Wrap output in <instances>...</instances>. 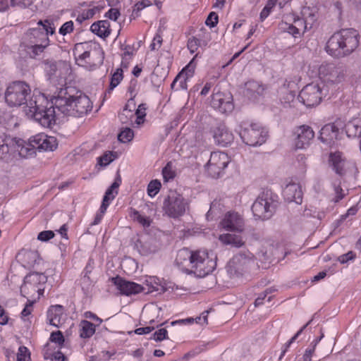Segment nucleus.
<instances>
[{
	"label": "nucleus",
	"instance_id": "nucleus-50",
	"mask_svg": "<svg viewBox=\"0 0 361 361\" xmlns=\"http://www.w3.org/2000/svg\"><path fill=\"white\" fill-rule=\"evenodd\" d=\"M168 338V331L166 329H160L155 331L152 336L150 337V339H153L157 342H160L164 339Z\"/></svg>",
	"mask_w": 361,
	"mask_h": 361
},
{
	"label": "nucleus",
	"instance_id": "nucleus-21",
	"mask_svg": "<svg viewBox=\"0 0 361 361\" xmlns=\"http://www.w3.org/2000/svg\"><path fill=\"white\" fill-rule=\"evenodd\" d=\"M34 147L39 151H54L58 146L56 138L44 134H38L32 137Z\"/></svg>",
	"mask_w": 361,
	"mask_h": 361
},
{
	"label": "nucleus",
	"instance_id": "nucleus-27",
	"mask_svg": "<svg viewBox=\"0 0 361 361\" xmlns=\"http://www.w3.org/2000/svg\"><path fill=\"white\" fill-rule=\"evenodd\" d=\"M345 133L348 137H358L361 139V121L358 119H353L344 123Z\"/></svg>",
	"mask_w": 361,
	"mask_h": 361
},
{
	"label": "nucleus",
	"instance_id": "nucleus-64",
	"mask_svg": "<svg viewBox=\"0 0 361 361\" xmlns=\"http://www.w3.org/2000/svg\"><path fill=\"white\" fill-rule=\"evenodd\" d=\"M93 54L98 55V61L97 63H94L95 66H100L104 62V53L101 49H94Z\"/></svg>",
	"mask_w": 361,
	"mask_h": 361
},
{
	"label": "nucleus",
	"instance_id": "nucleus-14",
	"mask_svg": "<svg viewBox=\"0 0 361 361\" xmlns=\"http://www.w3.org/2000/svg\"><path fill=\"white\" fill-rule=\"evenodd\" d=\"M344 129V122L338 118L333 123L324 125L321 130L319 139L330 147L335 144V142L340 139V134Z\"/></svg>",
	"mask_w": 361,
	"mask_h": 361
},
{
	"label": "nucleus",
	"instance_id": "nucleus-58",
	"mask_svg": "<svg viewBox=\"0 0 361 361\" xmlns=\"http://www.w3.org/2000/svg\"><path fill=\"white\" fill-rule=\"evenodd\" d=\"M162 44V37L159 34H157L152 40L149 47L152 51L158 49Z\"/></svg>",
	"mask_w": 361,
	"mask_h": 361
},
{
	"label": "nucleus",
	"instance_id": "nucleus-12",
	"mask_svg": "<svg viewBox=\"0 0 361 361\" xmlns=\"http://www.w3.org/2000/svg\"><path fill=\"white\" fill-rule=\"evenodd\" d=\"M239 135L245 144L252 147L264 143L268 135L267 132L256 123L241 129Z\"/></svg>",
	"mask_w": 361,
	"mask_h": 361
},
{
	"label": "nucleus",
	"instance_id": "nucleus-6",
	"mask_svg": "<svg viewBox=\"0 0 361 361\" xmlns=\"http://www.w3.org/2000/svg\"><path fill=\"white\" fill-rule=\"evenodd\" d=\"M255 265V257L249 250L240 251L227 264V271L231 277H240L250 272Z\"/></svg>",
	"mask_w": 361,
	"mask_h": 361
},
{
	"label": "nucleus",
	"instance_id": "nucleus-30",
	"mask_svg": "<svg viewBox=\"0 0 361 361\" xmlns=\"http://www.w3.org/2000/svg\"><path fill=\"white\" fill-rule=\"evenodd\" d=\"M95 333V325L87 320H82L80 324V336L89 338Z\"/></svg>",
	"mask_w": 361,
	"mask_h": 361
},
{
	"label": "nucleus",
	"instance_id": "nucleus-52",
	"mask_svg": "<svg viewBox=\"0 0 361 361\" xmlns=\"http://www.w3.org/2000/svg\"><path fill=\"white\" fill-rule=\"evenodd\" d=\"M200 31L202 32V34H199L197 38L200 41L203 47H206L211 40V34L210 32H207L204 27L201 28Z\"/></svg>",
	"mask_w": 361,
	"mask_h": 361
},
{
	"label": "nucleus",
	"instance_id": "nucleus-5",
	"mask_svg": "<svg viewBox=\"0 0 361 361\" xmlns=\"http://www.w3.org/2000/svg\"><path fill=\"white\" fill-rule=\"evenodd\" d=\"M278 195L269 189H264L252 205V212L256 219L266 221L275 214L279 205Z\"/></svg>",
	"mask_w": 361,
	"mask_h": 361
},
{
	"label": "nucleus",
	"instance_id": "nucleus-29",
	"mask_svg": "<svg viewBox=\"0 0 361 361\" xmlns=\"http://www.w3.org/2000/svg\"><path fill=\"white\" fill-rule=\"evenodd\" d=\"M219 239L224 245H231L234 247H240L245 244L242 238L235 234H222L219 235Z\"/></svg>",
	"mask_w": 361,
	"mask_h": 361
},
{
	"label": "nucleus",
	"instance_id": "nucleus-19",
	"mask_svg": "<svg viewBox=\"0 0 361 361\" xmlns=\"http://www.w3.org/2000/svg\"><path fill=\"white\" fill-rule=\"evenodd\" d=\"M213 137L218 145L226 147L233 141V133L224 123H219L212 130Z\"/></svg>",
	"mask_w": 361,
	"mask_h": 361
},
{
	"label": "nucleus",
	"instance_id": "nucleus-48",
	"mask_svg": "<svg viewBox=\"0 0 361 361\" xmlns=\"http://www.w3.org/2000/svg\"><path fill=\"white\" fill-rule=\"evenodd\" d=\"M162 175L165 181H169V180L174 178L176 174L175 172L172 170L171 164L170 162L167 163L166 165L163 168Z\"/></svg>",
	"mask_w": 361,
	"mask_h": 361
},
{
	"label": "nucleus",
	"instance_id": "nucleus-4",
	"mask_svg": "<svg viewBox=\"0 0 361 361\" xmlns=\"http://www.w3.org/2000/svg\"><path fill=\"white\" fill-rule=\"evenodd\" d=\"M360 35L355 29H341L328 39L325 50L332 57L341 59L350 56L359 46Z\"/></svg>",
	"mask_w": 361,
	"mask_h": 361
},
{
	"label": "nucleus",
	"instance_id": "nucleus-40",
	"mask_svg": "<svg viewBox=\"0 0 361 361\" xmlns=\"http://www.w3.org/2000/svg\"><path fill=\"white\" fill-rule=\"evenodd\" d=\"M116 157L115 152H108L98 158V164L102 166H106L111 163Z\"/></svg>",
	"mask_w": 361,
	"mask_h": 361
},
{
	"label": "nucleus",
	"instance_id": "nucleus-45",
	"mask_svg": "<svg viewBox=\"0 0 361 361\" xmlns=\"http://www.w3.org/2000/svg\"><path fill=\"white\" fill-rule=\"evenodd\" d=\"M147 106L145 104H140L138 108L135 111V116H136V121L138 124L144 121V118L146 116Z\"/></svg>",
	"mask_w": 361,
	"mask_h": 361
},
{
	"label": "nucleus",
	"instance_id": "nucleus-16",
	"mask_svg": "<svg viewBox=\"0 0 361 361\" xmlns=\"http://www.w3.org/2000/svg\"><path fill=\"white\" fill-rule=\"evenodd\" d=\"M47 276L42 272H32L27 274L24 279V283L20 288V293L25 298L30 294V288H33V291L43 290L42 285L47 282Z\"/></svg>",
	"mask_w": 361,
	"mask_h": 361
},
{
	"label": "nucleus",
	"instance_id": "nucleus-24",
	"mask_svg": "<svg viewBox=\"0 0 361 361\" xmlns=\"http://www.w3.org/2000/svg\"><path fill=\"white\" fill-rule=\"evenodd\" d=\"M90 30L101 38H106L111 33L110 23L108 20H98L92 24Z\"/></svg>",
	"mask_w": 361,
	"mask_h": 361
},
{
	"label": "nucleus",
	"instance_id": "nucleus-51",
	"mask_svg": "<svg viewBox=\"0 0 361 361\" xmlns=\"http://www.w3.org/2000/svg\"><path fill=\"white\" fill-rule=\"evenodd\" d=\"M281 29L292 35L294 37L300 35V30L295 25L287 23H282Z\"/></svg>",
	"mask_w": 361,
	"mask_h": 361
},
{
	"label": "nucleus",
	"instance_id": "nucleus-32",
	"mask_svg": "<svg viewBox=\"0 0 361 361\" xmlns=\"http://www.w3.org/2000/svg\"><path fill=\"white\" fill-rule=\"evenodd\" d=\"M123 70L121 68H118L116 70V71L111 75L110 79V84L109 89L106 90L108 93H110L123 80Z\"/></svg>",
	"mask_w": 361,
	"mask_h": 361
},
{
	"label": "nucleus",
	"instance_id": "nucleus-62",
	"mask_svg": "<svg viewBox=\"0 0 361 361\" xmlns=\"http://www.w3.org/2000/svg\"><path fill=\"white\" fill-rule=\"evenodd\" d=\"M137 81L135 79H133L130 82V85L128 87V92L130 94V98H135L136 96V87H137Z\"/></svg>",
	"mask_w": 361,
	"mask_h": 361
},
{
	"label": "nucleus",
	"instance_id": "nucleus-41",
	"mask_svg": "<svg viewBox=\"0 0 361 361\" xmlns=\"http://www.w3.org/2000/svg\"><path fill=\"white\" fill-rule=\"evenodd\" d=\"M161 187V182L158 180H153L149 182L147 186V194L150 197H154Z\"/></svg>",
	"mask_w": 361,
	"mask_h": 361
},
{
	"label": "nucleus",
	"instance_id": "nucleus-46",
	"mask_svg": "<svg viewBox=\"0 0 361 361\" xmlns=\"http://www.w3.org/2000/svg\"><path fill=\"white\" fill-rule=\"evenodd\" d=\"M30 353L25 346H20L17 353V361H29Z\"/></svg>",
	"mask_w": 361,
	"mask_h": 361
},
{
	"label": "nucleus",
	"instance_id": "nucleus-28",
	"mask_svg": "<svg viewBox=\"0 0 361 361\" xmlns=\"http://www.w3.org/2000/svg\"><path fill=\"white\" fill-rule=\"evenodd\" d=\"M264 87L258 82L250 80L245 84V94L248 97H255L256 95L262 94Z\"/></svg>",
	"mask_w": 361,
	"mask_h": 361
},
{
	"label": "nucleus",
	"instance_id": "nucleus-39",
	"mask_svg": "<svg viewBox=\"0 0 361 361\" xmlns=\"http://www.w3.org/2000/svg\"><path fill=\"white\" fill-rule=\"evenodd\" d=\"M278 0H268L265 6L262 10L259 18L261 21H264L270 14L273 8L276 6Z\"/></svg>",
	"mask_w": 361,
	"mask_h": 361
},
{
	"label": "nucleus",
	"instance_id": "nucleus-26",
	"mask_svg": "<svg viewBox=\"0 0 361 361\" xmlns=\"http://www.w3.org/2000/svg\"><path fill=\"white\" fill-rule=\"evenodd\" d=\"M329 163L334 171L338 175L344 174V159L340 152H331L329 154Z\"/></svg>",
	"mask_w": 361,
	"mask_h": 361
},
{
	"label": "nucleus",
	"instance_id": "nucleus-59",
	"mask_svg": "<svg viewBox=\"0 0 361 361\" xmlns=\"http://www.w3.org/2000/svg\"><path fill=\"white\" fill-rule=\"evenodd\" d=\"M356 255L353 251H349L347 253L338 257V259L341 264H345L350 260L354 259Z\"/></svg>",
	"mask_w": 361,
	"mask_h": 361
},
{
	"label": "nucleus",
	"instance_id": "nucleus-18",
	"mask_svg": "<svg viewBox=\"0 0 361 361\" xmlns=\"http://www.w3.org/2000/svg\"><path fill=\"white\" fill-rule=\"evenodd\" d=\"M135 245L141 255L148 256L156 253L161 244L156 237L147 234L138 239Z\"/></svg>",
	"mask_w": 361,
	"mask_h": 361
},
{
	"label": "nucleus",
	"instance_id": "nucleus-38",
	"mask_svg": "<svg viewBox=\"0 0 361 361\" xmlns=\"http://www.w3.org/2000/svg\"><path fill=\"white\" fill-rule=\"evenodd\" d=\"M133 136V130L130 128L126 127L118 135V140L121 142L126 143L130 142Z\"/></svg>",
	"mask_w": 361,
	"mask_h": 361
},
{
	"label": "nucleus",
	"instance_id": "nucleus-54",
	"mask_svg": "<svg viewBox=\"0 0 361 361\" xmlns=\"http://www.w3.org/2000/svg\"><path fill=\"white\" fill-rule=\"evenodd\" d=\"M219 21L218 15L215 12L209 13L207 18L205 20V24L210 27H214Z\"/></svg>",
	"mask_w": 361,
	"mask_h": 361
},
{
	"label": "nucleus",
	"instance_id": "nucleus-37",
	"mask_svg": "<svg viewBox=\"0 0 361 361\" xmlns=\"http://www.w3.org/2000/svg\"><path fill=\"white\" fill-rule=\"evenodd\" d=\"M130 216L144 227H149L150 226L151 219L149 217L141 215L140 212L135 209H133Z\"/></svg>",
	"mask_w": 361,
	"mask_h": 361
},
{
	"label": "nucleus",
	"instance_id": "nucleus-55",
	"mask_svg": "<svg viewBox=\"0 0 361 361\" xmlns=\"http://www.w3.org/2000/svg\"><path fill=\"white\" fill-rule=\"evenodd\" d=\"M155 329L154 326H148L145 327H140L136 329L135 331H128V334L131 335L133 333L138 335L147 334L152 332Z\"/></svg>",
	"mask_w": 361,
	"mask_h": 361
},
{
	"label": "nucleus",
	"instance_id": "nucleus-63",
	"mask_svg": "<svg viewBox=\"0 0 361 361\" xmlns=\"http://www.w3.org/2000/svg\"><path fill=\"white\" fill-rule=\"evenodd\" d=\"M103 8H104V6H97L93 7L92 8L87 9V10L83 11L86 14L87 18L90 19L95 15L96 12H99Z\"/></svg>",
	"mask_w": 361,
	"mask_h": 361
},
{
	"label": "nucleus",
	"instance_id": "nucleus-8",
	"mask_svg": "<svg viewBox=\"0 0 361 361\" xmlns=\"http://www.w3.org/2000/svg\"><path fill=\"white\" fill-rule=\"evenodd\" d=\"M37 24V27L30 28L27 31L23 44L49 45L48 35H53L55 32L53 24L47 20L44 23L39 20Z\"/></svg>",
	"mask_w": 361,
	"mask_h": 361
},
{
	"label": "nucleus",
	"instance_id": "nucleus-23",
	"mask_svg": "<svg viewBox=\"0 0 361 361\" xmlns=\"http://www.w3.org/2000/svg\"><path fill=\"white\" fill-rule=\"evenodd\" d=\"M285 199L288 202H295L301 204L302 201V192L300 186L296 183H289L283 191Z\"/></svg>",
	"mask_w": 361,
	"mask_h": 361
},
{
	"label": "nucleus",
	"instance_id": "nucleus-53",
	"mask_svg": "<svg viewBox=\"0 0 361 361\" xmlns=\"http://www.w3.org/2000/svg\"><path fill=\"white\" fill-rule=\"evenodd\" d=\"M73 22L72 20L67 21L60 27L59 33L64 36L68 33L72 32L73 31Z\"/></svg>",
	"mask_w": 361,
	"mask_h": 361
},
{
	"label": "nucleus",
	"instance_id": "nucleus-57",
	"mask_svg": "<svg viewBox=\"0 0 361 361\" xmlns=\"http://www.w3.org/2000/svg\"><path fill=\"white\" fill-rule=\"evenodd\" d=\"M121 49L123 51V53L121 54V56L130 57V59H131L132 56L134 55V48L131 45L121 44Z\"/></svg>",
	"mask_w": 361,
	"mask_h": 361
},
{
	"label": "nucleus",
	"instance_id": "nucleus-33",
	"mask_svg": "<svg viewBox=\"0 0 361 361\" xmlns=\"http://www.w3.org/2000/svg\"><path fill=\"white\" fill-rule=\"evenodd\" d=\"M295 95V91H288V90H285L280 98L281 102L285 107L294 106V103L296 101Z\"/></svg>",
	"mask_w": 361,
	"mask_h": 361
},
{
	"label": "nucleus",
	"instance_id": "nucleus-34",
	"mask_svg": "<svg viewBox=\"0 0 361 361\" xmlns=\"http://www.w3.org/2000/svg\"><path fill=\"white\" fill-rule=\"evenodd\" d=\"M62 306L61 305H56L52 307L51 309H49L47 312V317L49 321V324L54 326L56 327H59L60 324V319L59 314L54 313V310H59L61 311Z\"/></svg>",
	"mask_w": 361,
	"mask_h": 361
},
{
	"label": "nucleus",
	"instance_id": "nucleus-35",
	"mask_svg": "<svg viewBox=\"0 0 361 361\" xmlns=\"http://www.w3.org/2000/svg\"><path fill=\"white\" fill-rule=\"evenodd\" d=\"M135 118L133 109H127L123 108L118 114L119 121L123 124L132 125L133 120Z\"/></svg>",
	"mask_w": 361,
	"mask_h": 361
},
{
	"label": "nucleus",
	"instance_id": "nucleus-11",
	"mask_svg": "<svg viewBox=\"0 0 361 361\" xmlns=\"http://www.w3.org/2000/svg\"><path fill=\"white\" fill-rule=\"evenodd\" d=\"M187 202L182 195L171 191L163 202V211L170 218L176 219L185 212Z\"/></svg>",
	"mask_w": 361,
	"mask_h": 361
},
{
	"label": "nucleus",
	"instance_id": "nucleus-60",
	"mask_svg": "<svg viewBox=\"0 0 361 361\" xmlns=\"http://www.w3.org/2000/svg\"><path fill=\"white\" fill-rule=\"evenodd\" d=\"M35 302V300H27L24 309L21 312V317L24 318L28 315H30L32 310V306Z\"/></svg>",
	"mask_w": 361,
	"mask_h": 361
},
{
	"label": "nucleus",
	"instance_id": "nucleus-42",
	"mask_svg": "<svg viewBox=\"0 0 361 361\" xmlns=\"http://www.w3.org/2000/svg\"><path fill=\"white\" fill-rule=\"evenodd\" d=\"M49 341L58 344L60 348H62L64 345L65 338L61 331H56L51 334Z\"/></svg>",
	"mask_w": 361,
	"mask_h": 361
},
{
	"label": "nucleus",
	"instance_id": "nucleus-20",
	"mask_svg": "<svg viewBox=\"0 0 361 361\" xmlns=\"http://www.w3.org/2000/svg\"><path fill=\"white\" fill-rule=\"evenodd\" d=\"M223 228L228 231H242L243 220L237 212H228L221 221Z\"/></svg>",
	"mask_w": 361,
	"mask_h": 361
},
{
	"label": "nucleus",
	"instance_id": "nucleus-15",
	"mask_svg": "<svg viewBox=\"0 0 361 361\" xmlns=\"http://www.w3.org/2000/svg\"><path fill=\"white\" fill-rule=\"evenodd\" d=\"M229 163L228 157L226 153L213 152L209 160L205 165L206 170L212 178H218Z\"/></svg>",
	"mask_w": 361,
	"mask_h": 361
},
{
	"label": "nucleus",
	"instance_id": "nucleus-9",
	"mask_svg": "<svg viewBox=\"0 0 361 361\" xmlns=\"http://www.w3.org/2000/svg\"><path fill=\"white\" fill-rule=\"evenodd\" d=\"M319 75V82L325 84L329 90L331 87L344 80L345 73L343 66L329 63L320 66Z\"/></svg>",
	"mask_w": 361,
	"mask_h": 361
},
{
	"label": "nucleus",
	"instance_id": "nucleus-17",
	"mask_svg": "<svg viewBox=\"0 0 361 361\" xmlns=\"http://www.w3.org/2000/svg\"><path fill=\"white\" fill-rule=\"evenodd\" d=\"M212 106L222 114L231 113L233 109V96L229 92H214L211 100Z\"/></svg>",
	"mask_w": 361,
	"mask_h": 361
},
{
	"label": "nucleus",
	"instance_id": "nucleus-36",
	"mask_svg": "<svg viewBox=\"0 0 361 361\" xmlns=\"http://www.w3.org/2000/svg\"><path fill=\"white\" fill-rule=\"evenodd\" d=\"M313 319H310L306 324H305L283 347L281 355L279 357V360H281L282 357L285 355L287 352L288 348L290 345L298 338V336L304 331V330L312 323Z\"/></svg>",
	"mask_w": 361,
	"mask_h": 361
},
{
	"label": "nucleus",
	"instance_id": "nucleus-56",
	"mask_svg": "<svg viewBox=\"0 0 361 361\" xmlns=\"http://www.w3.org/2000/svg\"><path fill=\"white\" fill-rule=\"evenodd\" d=\"M54 237V233L52 231H44L37 235V239L40 241L47 242Z\"/></svg>",
	"mask_w": 361,
	"mask_h": 361
},
{
	"label": "nucleus",
	"instance_id": "nucleus-22",
	"mask_svg": "<svg viewBox=\"0 0 361 361\" xmlns=\"http://www.w3.org/2000/svg\"><path fill=\"white\" fill-rule=\"evenodd\" d=\"M295 133L297 134L295 146L298 149H302L308 146L314 137V132L312 128L306 125L299 126Z\"/></svg>",
	"mask_w": 361,
	"mask_h": 361
},
{
	"label": "nucleus",
	"instance_id": "nucleus-43",
	"mask_svg": "<svg viewBox=\"0 0 361 361\" xmlns=\"http://www.w3.org/2000/svg\"><path fill=\"white\" fill-rule=\"evenodd\" d=\"M171 87L172 89L176 90L179 89H187L186 79H181L180 73H179L172 82Z\"/></svg>",
	"mask_w": 361,
	"mask_h": 361
},
{
	"label": "nucleus",
	"instance_id": "nucleus-25",
	"mask_svg": "<svg viewBox=\"0 0 361 361\" xmlns=\"http://www.w3.org/2000/svg\"><path fill=\"white\" fill-rule=\"evenodd\" d=\"M16 145L19 155L23 157H27L32 155L35 153V149H37V147L33 146L34 142H32V137L30 139L28 142L19 139L16 142Z\"/></svg>",
	"mask_w": 361,
	"mask_h": 361
},
{
	"label": "nucleus",
	"instance_id": "nucleus-13",
	"mask_svg": "<svg viewBox=\"0 0 361 361\" xmlns=\"http://www.w3.org/2000/svg\"><path fill=\"white\" fill-rule=\"evenodd\" d=\"M110 280L114 285L116 286L121 295L127 296L138 294L142 292L145 294H149L157 290L154 286L150 287L147 284V288L135 282L127 281L119 276L112 277Z\"/></svg>",
	"mask_w": 361,
	"mask_h": 361
},
{
	"label": "nucleus",
	"instance_id": "nucleus-1",
	"mask_svg": "<svg viewBox=\"0 0 361 361\" xmlns=\"http://www.w3.org/2000/svg\"><path fill=\"white\" fill-rule=\"evenodd\" d=\"M30 93V86L23 81H14L10 84L5 92V101L10 106H19L25 104L35 121L44 128H51L56 123V115L52 103L43 94H33L27 101Z\"/></svg>",
	"mask_w": 361,
	"mask_h": 361
},
{
	"label": "nucleus",
	"instance_id": "nucleus-49",
	"mask_svg": "<svg viewBox=\"0 0 361 361\" xmlns=\"http://www.w3.org/2000/svg\"><path fill=\"white\" fill-rule=\"evenodd\" d=\"M271 290L270 288H267L264 291L261 293L258 297L256 298L255 301V305L256 307L259 306L264 303V300L267 298V301L270 302L272 296L267 297L268 294L271 293Z\"/></svg>",
	"mask_w": 361,
	"mask_h": 361
},
{
	"label": "nucleus",
	"instance_id": "nucleus-10",
	"mask_svg": "<svg viewBox=\"0 0 361 361\" xmlns=\"http://www.w3.org/2000/svg\"><path fill=\"white\" fill-rule=\"evenodd\" d=\"M44 75L47 79L54 85L60 84L63 79H65L67 66L61 60L54 59H46L42 61Z\"/></svg>",
	"mask_w": 361,
	"mask_h": 361
},
{
	"label": "nucleus",
	"instance_id": "nucleus-7",
	"mask_svg": "<svg viewBox=\"0 0 361 361\" xmlns=\"http://www.w3.org/2000/svg\"><path fill=\"white\" fill-rule=\"evenodd\" d=\"M329 87L319 82H313L305 85L300 92L298 99L307 107L316 106L329 95Z\"/></svg>",
	"mask_w": 361,
	"mask_h": 361
},
{
	"label": "nucleus",
	"instance_id": "nucleus-31",
	"mask_svg": "<svg viewBox=\"0 0 361 361\" xmlns=\"http://www.w3.org/2000/svg\"><path fill=\"white\" fill-rule=\"evenodd\" d=\"M23 47L30 58L36 59L39 56L44 52L45 49L49 46H44L42 44H24Z\"/></svg>",
	"mask_w": 361,
	"mask_h": 361
},
{
	"label": "nucleus",
	"instance_id": "nucleus-44",
	"mask_svg": "<svg viewBox=\"0 0 361 361\" xmlns=\"http://www.w3.org/2000/svg\"><path fill=\"white\" fill-rule=\"evenodd\" d=\"M152 4L149 0H142L137 2L135 4L134 9L133 11L132 16L135 18L139 16V12L144 8L150 6Z\"/></svg>",
	"mask_w": 361,
	"mask_h": 361
},
{
	"label": "nucleus",
	"instance_id": "nucleus-47",
	"mask_svg": "<svg viewBox=\"0 0 361 361\" xmlns=\"http://www.w3.org/2000/svg\"><path fill=\"white\" fill-rule=\"evenodd\" d=\"M188 49L190 53L196 51L199 47H203L197 37H192L188 39L187 44Z\"/></svg>",
	"mask_w": 361,
	"mask_h": 361
},
{
	"label": "nucleus",
	"instance_id": "nucleus-2",
	"mask_svg": "<svg viewBox=\"0 0 361 361\" xmlns=\"http://www.w3.org/2000/svg\"><path fill=\"white\" fill-rule=\"evenodd\" d=\"M175 262L183 271L193 273L199 277L209 274L216 267V262L209 259L205 250H191L183 247L178 250Z\"/></svg>",
	"mask_w": 361,
	"mask_h": 361
},
{
	"label": "nucleus",
	"instance_id": "nucleus-3",
	"mask_svg": "<svg viewBox=\"0 0 361 361\" xmlns=\"http://www.w3.org/2000/svg\"><path fill=\"white\" fill-rule=\"evenodd\" d=\"M74 90L71 87L61 89L58 96L50 102L52 106L62 114L68 116L81 117L92 109L90 98L80 92L78 95L71 94Z\"/></svg>",
	"mask_w": 361,
	"mask_h": 361
},
{
	"label": "nucleus",
	"instance_id": "nucleus-61",
	"mask_svg": "<svg viewBox=\"0 0 361 361\" xmlns=\"http://www.w3.org/2000/svg\"><path fill=\"white\" fill-rule=\"evenodd\" d=\"M120 15V11L117 8H111L106 13L105 17L116 21L117 20Z\"/></svg>",
	"mask_w": 361,
	"mask_h": 361
}]
</instances>
